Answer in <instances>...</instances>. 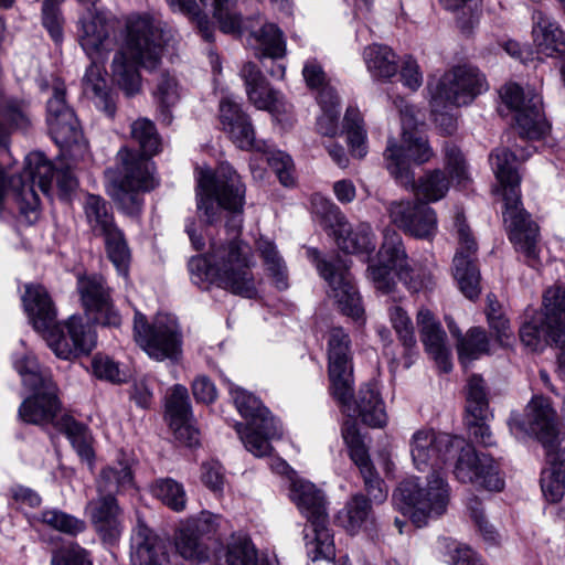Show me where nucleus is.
<instances>
[{
	"mask_svg": "<svg viewBox=\"0 0 565 565\" xmlns=\"http://www.w3.org/2000/svg\"><path fill=\"white\" fill-rule=\"evenodd\" d=\"M352 398L353 394L349 405L341 404L349 412V416H359L365 425L374 428H382L386 425L387 415L384 403L375 386L372 384L361 386L356 397Z\"/></svg>",
	"mask_w": 565,
	"mask_h": 565,
	"instance_id": "obj_32",
	"label": "nucleus"
},
{
	"mask_svg": "<svg viewBox=\"0 0 565 565\" xmlns=\"http://www.w3.org/2000/svg\"><path fill=\"white\" fill-rule=\"evenodd\" d=\"M22 300L33 328L43 334L56 356L70 360L94 349L95 331L81 317H70L64 328L57 324L56 309L43 286H26Z\"/></svg>",
	"mask_w": 565,
	"mask_h": 565,
	"instance_id": "obj_4",
	"label": "nucleus"
},
{
	"mask_svg": "<svg viewBox=\"0 0 565 565\" xmlns=\"http://www.w3.org/2000/svg\"><path fill=\"white\" fill-rule=\"evenodd\" d=\"M311 210L312 213L320 217L328 226H337L344 220V215L341 213L340 209L331 200L320 193H315L311 196Z\"/></svg>",
	"mask_w": 565,
	"mask_h": 565,
	"instance_id": "obj_56",
	"label": "nucleus"
},
{
	"mask_svg": "<svg viewBox=\"0 0 565 565\" xmlns=\"http://www.w3.org/2000/svg\"><path fill=\"white\" fill-rule=\"evenodd\" d=\"M221 516L202 511L188 519L179 529V555L198 563L209 558L205 540H211L220 526Z\"/></svg>",
	"mask_w": 565,
	"mask_h": 565,
	"instance_id": "obj_23",
	"label": "nucleus"
},
{
	"mask_svg": "<svg viewBox=\"0 0 565 565\" xmlns=\"http://www.w3.org/2000/svg\"><path fill=\"white\" fill-rule=\"evenodd\" d=\"M290 498L309 525L305 529V541L308 556L312 561L328 559L335 556L333 535L329 529L326 498L321 490L306 480H295L291 484Z\"/></svg>",
	"mask_w": 565,
	"mask_h": 565,
	"instance_id": "obj_9",
	"label": "nucleus"
},
{
	"mask_svg": "<svg viewBox=\"0 0 565 565\" xmlns=\"http://www.w3.org/2000/svg\"><path fill=\"white\" fill-rule=\"evenodd\" d=\"M90 522L103 542L115 544L122 533L121 509L114 495H99L86 505Z\"/></svg>",
	"mask_w": 565,
	"mask_h": 565,
	"instance_id": "obj_29",
	"label": "nucleus"
},
{
	"mask_svg": "<svg viewBox=\"0 0 565 565\" xmlns=\"http://www.w3.org/2000/svg\"><path fill=\"white\" fill-rule=\"evenodd\" d=\"M170 542L150 529L141 519L131 535L132 565H171L169 558Z\"/></svg>",
	"mask_w": 565,
	"mask_h": 565,
	"instance_id": "obj_26",
	"label": "nucleus"
},
{
	"mask_svg": "<svg viewBox=\"0 0 565 565\" xmlns=\"http://www.w3.org/2000/svg\"><path fill=\"white\" fill-rule=\"evenodd\" d=\"M510 428L535 436L545 450L565 446V439H561L557 434L555 412L550 401L542 396L531 399L523 418L512 417Z\"/></svg>",
	"mask_w": 565,
	"mask_h": 565,
	"instance_id": "obj_20",
	"label": "nucleus"
},
{
	"mask_svg": "<svg viewBox=\"0 0 565 565\" xmlns=\"http://www.w3.org/2000/svg\"><path fill=\"white\" fill-rule=\"evenodd\" d=\"M50 565H93L89 553L72 543L53 553Z\"/></svg>",
	"mask_w": 565,
	"mask_h": 565,
	"instance_id": "obj_57",
	"label": "nucleus"
},
{
	"mask_svg": "<svg viewBox=\"0 0 565 565\" xmlns=\"http://www.w3.org/2000/svg\"><path fill=\"white\" fill-rule=\"evenodd\" d=\"M33 393L21 403L18 416L25 424L44 426L54 424L61 411L55 383L29 388Z\"/></svg>",
	"mask_w": 565,
	"mask_h": 565,
	"instance_id": "obj_28",
	"label": "nucleus"
},
{
	"mask_svg": "<svg viewBox=\"0 0 565 565\" xmlns=\"http://www.w3.org/2000/svg\"><path fill=\"white\" fill-rule=\"evenodd\" d=\"M377 259L392 264L399 281L413 292L428 288L433 279L430 274H414L408 264V257L403 244L402 236L393 228H385L383 232V243L377 253Z\"/></svg>",
	"mask_w": 565,
	"mask_h": 565,
	"instance_id": "obj_24",
	"label": "nucleus"
},
{
	"mask_svg": "<svg viewBox=\"0 0 565 565\" xmlns=\"http://www.w3.org/2000/svg\"><path fill=\"white\" fill-rule=\"evenodd\" d=\"M533 36L541 53L553 56L565 45L564 34L556 23L551 21L542 11L533 13Z\"/></svg>",
	"mask_w": 565,
	"mask_h": 565,
	"instance_id": "obj_37",
	"label": "nucleus"
},
{
	"mask_svg": "<svg viewBox=\"0 0 565 565\" xmlns=\"http://www.w3.org/2000/svg\"><path fill=\"white\" fill-rule=\"evenodd\" d=\"M420 340L426 352L435 360L438 367L448 373L451 370L450 352L446 347V332L434 313L420 308L416 316Z\"/></svg>",
	"mask_w": 565,
	"mask_h": 565,
	"instance_id": "obj_30",
	"label": "nucleus"
},
{
	"mask_svg": "<svg viewBox=\"0 0 565 565\" xmlns=\"http://www.w3.org/2000/svg\"><path fill=\"white\" fill-rule=\"evenodd\" d=\"M179 443L182 441L189 448L201 445V434L192 417L188 390L179 385Z\"/></svg>",
	"mask_w": 565,
	"mask_h": 565,
	"instance_id": "obj_43",
	"label": "nucleus"
},
{
	"mask_svg": "<svg viewBox=\"0 0 565 565\" xmlns=\"http://www.w3.org/2000/svg\"><path fill=\"white\" fill-rule=\"evenodd\" d=\"M25 163L24 173L31 183H22L17 193L21 200L20 210L23 213L38 210L40 199L34 186L36 185L42 192L47 193L54 175L53 164L41 152L28 154Z\"/></svg>",
	"mask_w": 565,
	"mask_h": 565,
	"instance_id": "obj_27",
	"label": "nucleus"
},
{
	"mask_svg": "<svg viewBox=\"0 0 565 565\" xmlns=\"http://www.w3.org/2000/svg\"><path fill=\"white\" fill-rule=\"evenodd\" d=\"M130 135L141 150L140 156L151 158L161 149V138L154 124L147 118H139L131 124Z\"/></svg>",
	"mask_w": 565,
	"mask_h": 565,
	"instance_id": "obj_46",
	"label": "nucleus"
},
{
	"mask_svg": "<svg viewBox=\"0 0 565 565\" xmlns=\"http://www.w3.org/2000/svg\"><path fill=\"white\" fill-rule=\"evenodd\" d=\"M248 45L255 50V55L262 60L282 58L286 55L285 34L280 28L271 22L260 23L259 17L255 15V22L248 25Z\"/></svg>",
	"mask_w": 565,
	"mask_h": 565,
	"instance_id": "obj_31",
	"label": "nucleus"
},
{
	"mask_svg": "<svg viewBox=\"0 0 565 565\" xmlns=\"http://www.w3.org/2000/svg\"><path fill=\"white\" fill-rule=\"evenodd\" d=\"M317 268L330 287V296L338 303L341 312L359 320L364 315L361 297L353 284L347 260L338 258L334 263L319 260Z\"/></svg>",
	"mask_w": 565,
	"mask_h": 565,
	"instance_id": "obj_21",
	"label": "nucleus"
},
{
	"mask_svg": "<svg viewBox=\"0 0 565 565\" xmlns=\"http://www.w3.org/2000/svg\"><path fill=\"white\" fill-rule=\"evenodd\" d=\"M411 160L412 157L405 156L402 147H396L393 142L386 146L384 151L385 167L397 183L406 189H412L417 196L416 200L426 204L445 198L450 186L446 173L440 169H435L426 172L416 182Z\"/></svg>",
	"mask_w": 565,
	"mask_h": 565,
	"instance_id": "obj_13",
	"label": "nucleus"
},
{
	"mask_svg": "<svg viewBox=\"0 0 565 565\" xmlns=\"http://www.w3.org/2000/svg\"><path fill=\"white\" fill-rule=\"evenodd\" d=\"M363 56L369 72L375 77L386 79L397 73L396 54L387 45H370L365 47Z\"/></svg>",
	"mask_w": 565,
	"mask_h": 565,
	"instance_id": "obj_39",
	"label": "nucleus"
},
{
	"mask_svg": "<svg viewBox=\"0 0 565 565\" xmlns=\"http://www.w3.org/2000/svg\"><path fill=\"white\" fill-rule=\"evenodd\" d=\"M162 50L160 36L148 18L128 20L125 47L114 55L111 63L113 78L127 96L139 90L138 65L154 70Z\"/></svg>",
	"mask_w": 565,
	"mask_h": 565,
	"instance_id": "obj_6",
	"label": "nucleus"
},
{
	"mask_svg": "<svg viewBox=\"0 0 565 565\" xmlns=\"http://www.w3.org/2000/svg\"><path fill=\"white\" fill-rule=\"evenodd\" d=\"M399 113L403 145L398 146L393 139H390L387 145L393 142L396 147H402L405 156L412 157V161L417 164L427 162L433 157V150L428 146L426 137L417 129L418 121L415 116V108L405 105L399 109Z\"/></svg>",
	"mask_w": 565,
	"mask_h": 565,
	"instance_id": "obj_33",
	"label": "nucleus"
},
{
	"mask_svg": "<svg viewBox=\"0 0 565 565\" xmlns=\"http://www.w3.org/2000/svg\"><path fill=\"white\" fill-rule=\"evenodd\" d=\"M84 213L92 233L104 238L109 260L120 275L127 276L130 250L110 205L102 196L89 194L84 202Z\"/></svg>",
	"mask_w": 565,
	"mask_h": 565,
	"instance_id": "obj_14",
	"label": "nucleus"
},
{
	"mask_svg": "<svg viewBox=\"0 0 565 565\" xmlns=\"http://www.w3.org/2000/svg\"><path fill=\"white\" fill-rule=\"evenodd\" d=\"M489 353L490 341L486 330L480 327L470 328L458 342L459 360L465 366Z\"/></svg>",
	"mask_w": 565,
	"mask_h": 565,
	"instance_id": "obj_41",
	"label": "nucleus"
},
{
	"mask_svg": "<svg viewBox=\"0 0 565 565\" xmlns=\"http://www.w3.org/2000/svg\"><path fill=\"white\" fill-rule=\"evenodd\" d=\"M391 323L398 337V340L406 350L416 347V337L413 322L407 312L399 306H393L388 310Z\"/></svg>",
	"mask_w": 565,
	"mask_h": 565,
	"instance_id": "obj_54",
	"label": "nucleus"
},
{
	"mask_svg": "<svg viewBox=\"0 0 565 565\" xmlns=\"http://www.w3.org/2000/svg\"><path fill=\"white\" fill-rule=\"evenodd\" d=\"M94 374L111 383H121L126 380V373L109 356L97 355L92 363Z\"/></svg>",
	"mask_w": 565,
	"mask_h": 565,
	"instance_id": "obj_60",
	"label": "nucleus"
},
{
	"mask_svg": "<svg viewBox=\"0 0 565 565\" xmlns=\"http://www.w3.org/2000/svg\"><path fill=\"white\" fill-rule=\"evenodd\" d=\"M371 515V504L363 494H355L338 513L337 521L348 532L354 534Z\"/></svg>",
	"mask_w": 565,
	"mask_h": 565,
	"instance_id": "obj_45",
	"label": "nucleus"
},
{
	"mask_svg": "<svg viewBox=\"0 0 565 565\" xmlns=\"http://www.w3.org/2000/svg\"><path fill=\"white\" fill-rule=\"evenodd\" d=\"M337 245L348 254L371 253L375 249L372 228L369 224H360L354 230L345 218L338 224Z\"/></svg>",
	"mask_w": 565,
	"mask_h": 565,
	"instance_id": "obj_36",
	"label": "nucleus"
},
{
	"mask_svg": "<svg viewBox=\"0 0 565 565\" xmlns=\"http://www.w3.org/2000/svg\"><path fill=\"white\" fill-rule=\"evenodd\" d=\"M361 476L364 481L365 491L371 500L375 503L384 502L387 498L388 490L376 470L374 468L364 469L363 472H361Z\"/></svg>",
	"mask_w": 565,
	"mask_h": 565,
	"instance_id": "obj_64",
	"label": "nucleus"
},
{
	"mask_svg": "<svg viewBox=\"0 0 565 565\" xmlns=\"http://www.w3.org/2000/svg\"><path fill=\"white\" fill-rule=\"evenodd\" d=\"M547 467L541 473V488L551 502H558L565 493V446L545 450Z\"/></svg>",
	"mask_w": 565,
	"mask_h": 565,
	"instance_id": "obj_34",
	"label": "nucleus"
},
{
	"mask_svg": "<svg viewBox=\"0 0 565 565\" xmlns=\"http://www.w3.org/2000/svg\"><path fill=\"white\" fill-rule=\"evenodd\" d=\"M387 213L393 224L413 237L431 239L437 232L434 209L420 200L392 201Z\"/></svg>",
	"mask_w": 565,
	"mask_h": 565,
	"instance_id": "obj_22",
	"label": "nucleus"
},
{
	"mask_svg": "<svg viewBox=\"0 0 565 565\" xmlns=\"http://www.w3.org/2000/svg\"><path fill=\"white\" fill-rule=\"evenodd\" d=\"M268 164L282 185L290 186L294 184V162L289 154L281 151L274 152L268 158Z\"/></svg>",
	"mask_w": 565,
	"mask_h": 565,
	"instance_id": "obj_62",
	"label": "nucleus"
},
{
	"mask_svg": "<svg viewBox=\"0 0 565 565\" xmlns=\"http://www.w3.org/2000/svg\"><path fill=\"white\" fill-rule=\"evenodd\" d=\"M41 521L45 525L71 536H76L86 530L84 520L57 509L43 511Z\"/></svg>",
	"mask_w": 565,
	"mask_h": 565,
	"instance_id": "obj_52",
	"label": "nucleus"
},
{
	"mask_svg": "<svg viewBox=\"0 0 565 565\" xmlns=\"http://www.w3.org/2000/svg\"><path fill=\"white\" fill-rule=\"evenodd\" d=\"M177 322L173 317L159 313L151 323L146 316L136 312L134 331L136 341L153 359H172L177 351Z\"/></svg>",
	"mask_w": 565,
	"mask_h": 565,
	"instance_id": "obj_18",
	"label": "nucleus"
},
{
	"mask_svg": "<svg viewBox=\"0 0 565 565\" xmlns=\"http://www.w3.org/2000/svg\"><path fill=\"white\" fill-rule=\"evenodd\" d=\"M220 119L223 130L239 149L267 151L266 142L255 138V130L248 115L231 98L221 100Z\"/></svg>",
	"mask_w": 565,
	"mask_h": 565,
	"instance_id": "obj_25",
	"label": "nucleus"
},
{
	"mask_svg": "<svg viewBox=\"0 0 565 565\" xmlns=\"http://www.w3.org/2000/svg\"><path fill=\"white\" fill-rule=\"evenodd\" d=\"M367 277L374 287L384 294L393 292L396 288L395 278L397 275L395 274V268L390 263L377 259L376 263L370 264Z\"/></svg>",
	"mask_w": 565,
	"mask_h": 565,
	"instance_id": "obj_55",
	"label": "nucleus"
},
{
	"mask_svg": "<svg viewBox=\"0 0 565 565\" xmlns=\"http://www.w3.org/2000/svg\"><path fill=\"white\" fill-rule=\"evenodd\" d=\"M455 227L459 248L454 257V276L461 292L472 300L480 295V273L476 264L477 243L461 212L455 216Z\"/></svg>",
	"mask_w": 565,
	"mask_h": 565,
	"instance_id": "obj_19",
	"label": "nucleus"
},
{
	"mask_svg": "<svg viewBox=\"0 0 565 565\" xmlns=\"http://www.w3.org/2000/svg\"><path fill=\"white\" fill-rule=\"evenodd\" d=\"M198 189V209L209 223L217 218L220 209L242 213L246 188L231 164L221 163L214 172L201 171Z\"/></svg>",
	"mask_w": 565,
	"mask_h": 565,
	"instance_id": "obj_10",
	"label": "nucleus"
},
{
	"mask_svg": "<svg viewBox=\"0 0 565 565\" xmlns=\"http://www.w3.org/2000/svg\"><path fill=\"white\" fill-rule=\"evenodd\" d=\"M409 446L414 466L420 471L431 470V473L426 488H422L416 478L403 480L393 493V504L417 527L446 511L449 489L439 471L457 452L454 473L460 482L489 491H501L504 487L494 459L477 452L471 444L460 437L419 429L412 436Z\"/></svg>",
	"mask_w": 565,
	"mask_h": 565,
	"instance_id": "obj_1",
	"label": "nucleus"
},
{
	"mask_svg": "<svg viewBox=\"0 0 565 565\" xmlns=\"http://www.w3.org/2000/svg\"><path fill=\"white\" fill-rule=\"evenodd\" d=\"M78 42L92 63L83 78L86 95L109 115L115 114V104L107 90L103 62L115 44L111 36L116 28L115 17L97 6L87 7L78 19Z\"/></svg>",
	"mask_w": 565,
	"mask_h": 565,
	"instance_id": "obj_5",
	"label": "nucleus"
},
{
	"mask_svg": "<svg viewBox=\"0 0 565 565\" xmlns=\"http://www.w3.org/2000/svg\"><path fill=\"white\" fill-rule=\"evenodd\" d=\"M132 476L130 468L122 462L115 467H106L97 479V491L99 495H114L121 488L131 484Z\"/></svg>",
	"mask_w": 565,
	"mask_h": 565,
	"instance_id": "obj_49",
	"label": "nucleus"
},
{
	"mask_svg": "<svg viewBox=\"0 0 565 565\" xmlns=\"http://www.w3.org/2000/svg\"><path fill=\"white\" fill-rule=\"evenodd\" d=\"M466 412L476 418H491L484 381L479 375H471L467 383Z\"/></svg>",
	"mask_w": 565,
	"mask_h": 565,
	"instance_id": "obj_47",
	"label": "nucleus"
},
{
	"mask_svg": "<svg viewBox=\"0 0 565 565\" xmlns=\"http://www.w3.org/2000/svg\"><path fill=\"white\" fill-rule=\"evenodd\" d=\"M243 78L249 102L258 109L269 110L277 102V93L271 89L258 68L253 62H246L239 72Z\"/></svg>",
	"mask_w": 565,
	"mask_h": 565,
	"instance_id": "obj_35",
	"label": "nucleus"
},
{
	"mask_svg": "<svg viewBox=\"0 0 565 565\" xmlns=\"http://www.w3.org/2000/svg\"><path fill=\"white\" fill-rule=\"evenodd\" d=\"M543 308L520 328L522 343L532 351L565 345V288H548L543 296Z\"/></svg>",
	"mask_w": 565,
	"mask_h": 565,
	"instance_id": "obj_12",
	"label": "nucleus"
},
{
	"mask_svg": "<svg viewBox=\"0 0 565 565\" xmlns=\"http://www.w3.org/2000/svg\"><path fill=\"white\" fill-rule=\"evenodd\" d=\"M257 249L264 262L268 275L277 289L285 290L288 288V274L285 262L279 255L275 244L268 239L260 238L257 243Z\"/></svg>",
	"mask_w": 565,
	"mask_h": 565,
	"instance_id": "obj_42",
	"label": "nucleus"
},
{
	"mask_svg": "<svg viewBox=\"0 0 565 565\" xmlns=\"http://www.w3.org/2000/svg\"><path fill=\"white\" fill-rule=\"evenodd\" d=\"M29 124L25 102L8 98L0 103V145H6L8 135L13 129H25Z\"/></svg>",
	"mask_w": 565,
	"mask_h": 565,
	"instance_id": "obj_38",
	"label": "nucleus"
},
{
	"mask_svg": "<svg viewBox=\"0 0 565 565\" xmlns=\"http://www.w3.org/2000/svg\"><path fill=\"white\" fill-rule=\"evenodd\" d=\"M224 558L226 565H265L259 561L255 545L245 533H235L230 537Z\"/></svg>",
	"mask_w": 565,
	"mask_h": 565,
	"instance_id": "obj_40",
	"label": "nucleus"
},
{
	"mask_svg": "<svg viewBox=\"0 0 565 565\" xmlns=\"http://www.w3.org/2000/svg\"><path fill=\"white\" fill-rule=\"evenodd\" d=\"M446 167L458 185L465 186L468 182V171L460 149L450 143L445 145Z\"/></svg>",
	"mask_w": 565,
	"mask_h": 565,
	"instance_id": "obj_58",
	"label": "nucleus"
},
{
	"mask_svg": "<svg viewBox=\"0 0 565 565\" xmlns=\"http://www.w3.org/2000/svg\"><path fill=\"white\" fill-rule=\"evenodd\" d=\"M490 418L479 419L475 416L467 415L466 425L468 427L470 438L482 447H491L495 445L493 434L488 425Z\"/></svg>",
	"mask_w": 565,
	"mask_h": 565,
	"instance_id": "obj_63",
	"label": "nucleus"
},
{
	"mask_svg": "<svg viewBox=\"0 0 565 565\" xmlns=\"http://www.w3.org/2000/svg\"><path fill=\"white\" fill-rule=\"evenodd\" d=\"M504 104L515 110V122L522 139L539 140L550 131V125L542 113V98L533 89L524 92L518 84L503 88Z\"/></svg>",
	"mask_w": 565,
	"mask_h": 565,
	"instance_id": "obj_16",
	"label": "nucleus"
},
{
	"mask_svg": "<svg viewBox=\"0 0 565 565\" xmlns=\"http://www.w3.org/2000/svg\"><path fill=\"white\" fill-rule=\"evenodd\" d=\"M201 479L206 488L217 495L224 491L226 483L225 469L217 460H210L202 463Z\"/></svg>",
	"mask_w": 565,
	"mask_h": 565,
	"instance_id": "obj_59",
	"label": "nucleus"
},
{
	"mask_svg": "<svg viewBox=\"0 0 565 565\" xmlns=\"http://www.w3.org/2000/svg\"><path fill=\"white\" fill-rule=\"evenodd\" d=\"M430 90L434 120L445 134L451 135L457 124L448 109L471 103L479 94L487 90V83L477 68L459 66L445 73Z\"/></svg>",
	"mask_w": 565,
	"mask_h": 565,
	"instance_id": "obj_8",
	"label": "nucleus"
},
{
	"mask_svg": "<svg viewBox=\"0 0 565 565\" xmlns=\"http://www.w3.org/2000/svg\"><path fill=\"white\" fill-rule=\"evenodd\" d=\"M65 433L77 455L88 462L94 458L92 448V436L85 425L76 422L70 416H64L56 424Z\"/></svg>",
	"mask_w": 565,
	"mask_h": 565,
	"instance_id": "obj_44",
	"label": "nucleus"
},
{
	"mask_svg": "<svg viewBox=\"0 0 565 565\" xmlns=\"http://www.w3.org/2000/svg\"><path fill=\"white\" fill-rule=\"evenodd\" d=\"M14 367L22 377L26 388L53 384L52 376L46 369H42L34 355L26 353L14 361Z\"/></svg>",
	"mask_w": 565,
	"mask_h": 565,
	"instance_id": "obj_50",
	"label": "nucleus"
},
{
	"mask_svg": "<svg viewBox=\"0 0 565 565\" xmlns=\"http://www.w3.org/2000/svg\"><path fill=\"white\" fill-rule=\"evenodd\" d=\"M237 411L248 422L247 425L237 423L235 429L245 448L256 457L270 454V439L280 438L281 426L262 402L241 387H230Z\"/></svg>",
	"mask_w": 565,
	"mask_h": 565,
	"instance_id": "obj_11",
	"label": "nucleus"
},
{
	"mask_svg": "<svg viewBox=\"0 0 565 565\" xmlns=\"http://www.w3.org/2000/svg\"><path fill=\"white\" fill-rule=\"evenodd\" d=\"M179 11L188 17L191 24L206 42H213L215 36L214 22L198 4L196 0H179Z\"/></svg>",
	"mask_w": 565,
	"mask_h": 565,
	"instance_id": "obj_53",
	"label": "nucleus"
},
{
	"mask_svg": "<svg viewBox=\"0 0 565 565\" xmlns=\"http://www.w3.org/2000/svg\"><path fill=\"white\" fill-rule=\"evenodd\" d=\"M177 84L173 77L162 73L157 84L154 97L158 103L159 117L162 122L171 125L173 121V106L177 98Z\"/></svg>",
	"mask_w": 565,
	"mask_h": 565,
	"instance_id": "obj_51",
	"label": "nucleus"
},
{
	"mask_svg": "<svg viewBox=\"0 0 565 565\" xmlns=\"http://www.w3.org/2000/svg\"><path fill=\"white\" fill-rule=\"evenodd\" d=\"M241 227L242 218L233 216L225 225L226 237L212 241L205 255L192 257L189 270L201 281L253 299L258 294L252 270L255 258L250 245L239 238Z\"/></svg>",
	"mask_w": 565,
	"mask_h": 565,
	"instance_id": "obj_2",
	"label": "nucleus"
},
{
	"mask_svg": "<svg viewBox=\"0 0 565 565\" xmlns=\"http://www.w3.org/2000/svg\"><path fill=\"white\" fill-rule=\"evenodd\" d=\"M76 290L86 316L94 323L114 328L121 324V316L114 303L113 290L104 276L99 274L79 275Z\"/></svg>",
	"mask_w": 565,
	"mask_h": 565,
	"instance_id": "obj_15",
	"label": "nucleus"
},
{
	"mask_svg": "<svg viewBox=\"0 0 565 565\" xmlns=\"http://www.w3.org/2000/svg\"><path fill=\"white\" fill-rule=\"evenodd\" d=\"M350 343V337L342 328L330 330L328 341L330 391L339 404L343 405H349L354 385Z\"/></svg>",
	"mask_w": 565,
	"mask_h": 565,
	"instance_id": "obj_17",
	"label": "nucleus"
},
{
	"mask_svg": "<svg viewBox=\"0 0 565 565\" xmlns=\"http://www.w3.org/2000/svg\"><path fill=\"white\" fill-rule=\"evenodd\" d=\"M516 154L507 148H497L490 154L492 170L499 183L497 192L504 201L503 220L509 231V238L523 260L532 268H537L540 262L539 226L521 203L520 182Z\"/></svg>",
	"mask_w": 565,
	"mask_h": 565,
	"instance_id": "obj_3",
	"label": "nucleus"
},
{
	"mask_svg": "<svg viewBox=\"0 0 565 565\" xmlns=\"http://www.w3.org/2000/svg\"><path fill=\"white\" fill-rule=\"evenodd\" d=\"M49 130L61 148L70 147L79 141L82 134L74 111H66L55 120L47 121Z\"/></svg>",
	"mask_w": 565,
	"mask_h": 565,
	"instance_id": "obj_48",
	"label": "nucleus"
},
{
	"mask_svg": "<svg viewBox=\"0 0 565 565\" xmlns=\"http://www.w3.org/2000/svg\"><path fill=\"white\" fill-rule=\"evenodd\" d=\"M108 194L126 215L137 217L143 206V194L157 185L149 158L122 148L117 153V167L107 171Z\"/></svg>",
	"mask_w": 565,
	"mask_h": 565,
	"instance_id": "obj_7",
	"label": "nucleus"
},
{
	"mask_svg": "<svg viewBox=\"0 0 565 565\" xmlns=\"http://www.w3.org/2000/svg\"><path fill=\"white\" fill-rule=\"evenodd\" d=\"M62 1L63 0L43 1V24L55 41H58L62 38V15L60 11V4Z\"/></svg>",
	"mask_w": 565,
	"mask_h": 565,
	"instance_id": "obj_61",
	"label": "nucleus"
}]
</instances>
